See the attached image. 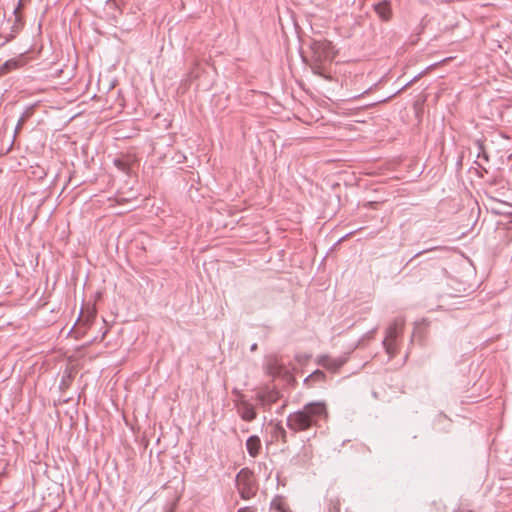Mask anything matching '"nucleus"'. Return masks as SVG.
<instances>
[{
  "label": "nucleus",
  "mask_w": 512,
  "mask_h": 512,
  "mask_svg": "<svg viewBox=\"0 0 512 512\" xmlns=\"http://www.w3.org/2000/svg\"><path fill=\"white\" fill-rule=\"evenodd\" d=\"M328 412L323 402H313L305 405L302 410L290 414L287 418L289 429L299 432L308 430L318 419H327Z\"/></svg>",
  "instance_id": "f257e3e1"
},
{
  "label": "nucleus",
  "mask_w": 512,
  "mask_h": 512,
  "mask_svg": "<svg viewBox=\"0 0 512 512\" xmlns=\"http://www.w3.org/2000/svg\"><path fill=\"white\" fill-rule=\"evenodd\" d=\"M237 489L242 499L248 500L257 492L255 479L249 470L242 469L236 477Z\"/></svg>",
  "instance_id": "f03ea898"
},
{
  "label": "nucleus",
  "mask_w": 512,
  "mask_h": 512,
  "mask_svg": "<svg viewBox=\"0 0 512 512\" xmlns=\"http://www.w3.org/2000/svg\"><path fill=\"white\" fill-rule=\"evenodd\" d=\"M312 50L317 61H332L336 56L334 46L328 40L315 41L312 44Z\"/></svg>",
  "instance_id": "7ed1b4c3"
},
{
  "label": "nucleus",
  "mask_w": 512,
  "mask_h": 512,
  "mask_svg": "<svg viewBox=\"0 0 512 512\" xmlns=\"http://www.w3.org/2000/svg\"><path fill=\"white\" fill-rule=\"evenodd\" d=\"M237 412L240 417L247 422H251L256 418V411L254 406L244 399L243 396H240L236 402Z\"/></svg>",
  "instance_id": "20e7f679"
},
{
  "label": "nucleus",
  "mask_w": 512,
  "mask_h": 512,
  "mask_svg": "<svg viewBox=\"0 0 512 512\" xmlns=\"http://www.w3.org/2000/svg\"><path fill=\"white\" fill-rule=\"evenodd\" d=\"M23 61L21 59H10L0 65V76H3L12 70H15L21 66H23Z\"/></svg>",
  "instance_id": "39448f33"
},
{
  "label": "nucleus",
  "mask_w": 512,
  "mask_h": 512,
  "mask_svg": "<svg viewBox=\"0 0 512 512\" xmlns=\"http://www.w3.org/2000/svg\"><path fill=\"white\" fill-rule=\"evenodd\" d=\"M402 329H403V321H401V320L394 321L387 329L385 339L395 340L396 337L401 333Z\"/></svg>",
  "instance_id": "423d86ee"
},
{
  "label": "nucleus",
  "mask_w": 512,
  "mask_h": 512,
  "mask_svg": "<svg viewBox=\"0 0 512 512\" xmlns=\"http://www.w3.org/2000/svg\"><path fill=\"white\" fill-rule=\"evenodd\" d=\"M319 363L329 370L336 371L343 365L344 361L339 359H331L328 356H323L320 358Z\"/></svg>",
  "instance_id": "0eeeda50"
},
{
  "label": "nucleus",
  "mask_w": 512,
  "mask_h": 512,
  "mask_svg": "<svg viewBox=\"0 0 512 512\" xmlns=\"http://www.w3.org/2000/svg\"><path fill=\"white\" fill-rule=\"evenodd\" d=\"M258 399L263 405H271L279 399V393L276 391H267L258 394Z\"/></svg>",
  "instance_id": "6e6552de"
},
{
  "label": "nucleus",
  "mask_w": 512,
  "mask_h": 512,
  "mask_svg": "<svg viewBox=\"0 0 512 512\" xmlns=\"http://www.w3.org/2000/svg\"><path fill=\"white\" fill-rule=\"evenodd\" d=\"M247 450L251 456H256L260 449V440L256 436H251L246 442Z\"/></svg>",
  "instance_id": "1a4fd4ad"
},
{
  "label": "nucleus",
  "mask_w": 512,
  "mask_h": 512,
  "mask_svg": "<svg viewBox=\"0 0 512 512\" xmlns=\"http://www.w3.org/2000/svg\"><path fill=\"white\" fill-rule=\"evenodd\" d=\"M375 11L383 20L390 19L391 11L388 3H378L377 5H375Z\"/></svg>",
  "instance_id": "9d476101"
},
{
  "label": "nucleus",
  "mask_w": 512,
  "mask_h": 512,
  "mask_svg": "<svg viewBox=\"0 0 512 512\" xmlns=\"http://www.w3.org/2000/svg\"><path fill=\"white\" fill-rule=\"evenodd\" d=\"M384 346L386 348L387 353L390 356H394L396 354L397 349H396L395 340L385 339Z\"/></svg>",
  "instance_id": "9b49d317"
},
{
  "label": "nucleus",
  "mask_w": 512,
  "mask_h": 512,
  "mask_svg": "<svg viewBox=\"0 0 512 512\" xmlns=\"http://www.w3.org/2000/svg\"><path fill=\"white\" fill-rule=\"evenodd\" d=\"M273 506L280 512H290L281 501H274Z\"/></svg>",
  "instance_id": "f8f14e48"
},
{
  "label": "nucleus",
  "mask_w": 512,
  "mask_h": 512,
  "mask_svg": "<svg viewBox=\"0 0 512 512\" xmlns=\"http://www.w3.org/2000/svg\"><path fill=\"white\" fill-rule=\"evenodd\" d=\"M325 377L324 373L321 371H316L312 375H310L309 379H323Z\"/></svg>",
  "instance_id": "ddd939ff"
},
{
  "label": "nucleus",
  "mask_w": 512,
  "mask_h": 512,
  "mask_svg": "<svg viewBox=\"0 0 512 512\" xmlns=\"http://www.w3.org/2000/svg\"><path fill=\"white\" fill-rule=\"evenodd\" d=\"M114 163L119 169L123 171L126 169V165L121 160H115Z\"/></svg>",
  "instance_id": "4468645a"
},
{
  "label": "nucleus",
  "mask_w": 512,
  "mask_h": 512,
  "mask_svg": "<svg viewBox=\"0 0 512 512\" xmlns=\"http://www.w3.org/2000/svg\"><path fill=\"white\" fill-rule=\"evenodd\" d=\"M237 512H256V509L254 507H243Z\"/></svg>",
  "instance_id": "2eb2a0df"
}]
</instances>
